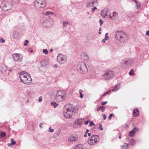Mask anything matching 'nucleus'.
<instances>
[{
	"label": "nucleus",
	"mask_w": 149,
	"mask_h": 149,
	"mask_svg": "<svg viewBox=\"0 0 149 149\" xmlns=\"http://www.w3.org/2000/svg\"><path fill=\"white\" fill-rule=\"evenodd\" d=\"M66 108L63 111L64 116L66 118H70L74 113H76L78 109L74 107L72 104H69L65 106Z\"/></svg>",
	"instance_id": "1"
},
{
	"label": "nucleus",
	"mask_w": 149,
	"mask_h": 149,
	"mask_svg": "<svg viewBox=\"0 0 149 149\" xmlns=\"http://www.w3.org/2000/svg\"><path fill=\"white\" fill-rule=\"evenodd\" d=\"M115 38L119 42H127L128 39L127 34L122 31H118L115 33Z\"/></svg>",
	"instance_id": "2"
},
{
	"label": "nucleus",
	"mask_w": 149,
	"mask_h": 149,
	"mask_svg": "<svg viewBox=\"0 0 149 149\" xmlns=\"http://www.w3.org/2000/svg\"><path fill=\"white\" fill-rule=\"evenodd\" d=\"M21 81L24 83L29 85L31 83L32 79L30 74L25 72H21L19 76Z\"/></svg>",
	"instance_id": "3"
},
{
	"label": "nucleus",
	"mask_w": 149,
	"mask_h": 149,
	"mask_svg": "<svg viewBox=\"0 0 149 149\" xmlns=\"http://www.w3.org/2000/svg\"><path fill=\"white\" fill-rule=\"evenodd\" d=\"M46 5L45 0H36L35 2V8L39 10H43L45 8Z\"/></svg>",
	"instance_id": "4"
},
{
	"label": "nucleus",
	"mask_w": 149,
	"mask_h": 149,
	"mask_svg": "<svg viewBox=\"0 0 149 149\" xmlns=\"http://www.w3.org/2000/svg\"><path fill=\"white\" fill-rule=\"evenodd\" d=\"M66 95V93L64 91H58L56 96V100L58 102L62 101L65 99Z\"/></svg>",
	"instance_id": "5"
},
{
	"label": "nucleus",
	"mask_w": 149,
	"mask_h": 149,
	"mask_svg": "<svg viewBox=\"0 0 149 149\" xmlns=\"http://www.w3.org/2000/svg\"><path fill=\"white\" fill-rule=\"evenodd\" d=\"M133 64V61L128 58H125L121 61L120 64L124 68H130Z\"/></svg>",
	"instance_id": "6"
},
{
	"label": "nucleus",
	"mask_w": 149,
	"mask_h": 149,
	"mask_svg": "<svg viewBox=\"0 0 149 149\" xmlns=\"http://www.w3.org/2000/svg\"><path fill=\"white\" fill-rule=\"evenodd\" d=\"M99 141V136L96 135H93L88 139V142L90 145H93L97 143Z\"/></svg>",
	"instance_id": "7"
},
{
	"label": "nucleus",
	"mask_w": 149,
	"mask_h": 149,
	"mask_svg": "<svg viewBox=\"0 0 149 149\" xmlns=\"http://www.w3.org/2000/svg\"><path fill=\"white\" fill-rule=\"evenodd\" d=\"M114 72L111 70L106 71L103 75L102 78L103 79L107 80L113 78L114 76Z\"/></svg>",
	"instance_id": "8"
},
{
	"label": "nucleus",
	"mask_w": 149,
	"mask_h": 149,
	"mask_svg": "<svg viewBox=\"0 0 149 149\" xmlns=\"http://www.w3.org/2000/svg\"><path fill=\"white\" fill-rule=\"evenodd\" d=\"M111 14V13L110 10L107 8H104L101 12V15L104 18H109Z\"/></svg>",
	"instance_id": "9"
},
{
	"label": "nucleus",
	"mask_w": 149,
	"mask_h": 149,
	"mask_svg": "<svg viewBox=\"0 0 149 149\" xmlns=\"http://www.w3.org/2000/svg\"><path fill=\"white\" fill-rule=\"evenodd\" d=\"M57 61L60 63L63 64L66 62L67 60L66 56L62 54H59L57 57Z\"/></svg>",
	"instance_id": "10"
},
{
	"label": "nucleus",
	"mask_w": 149,
	"mask_h": 149,
	"mask_svg": "<svg viewBox=\"0 0 149 149\" xmlns=\"http://www.w3.org/2000/svg\"><path fill=\"white\" fill-rule=\"evenodd\" d=\"M77 69L78 70H80V71H81L84 72L87 71V68L86 64L84 62H79L77 65Z\"/></svg>",
	"instance_id": "11"
},
{
	"label": "nucleus",
	"mask_w": 149,
	"mask_h": 149,
	"mask_svg": "<svg viewBox=\"0 0 149 149\" xmlns=\"http://www.w3.org/2000/svg\"><path fill=\"white\" fill-rule=\"evenodd\" d=\"M54 24L53 20L52 19L49 20L46 19L43 22V25L46 27H49L52 25Z\"/></svg>",
	"instance_id": "12"
},
{
	"label": "nucleus",
	"mask_w": 149,
	"mask_h": 149,
	"mask_svg": "<svg viewBox=\"0 0 149 149\" xmlns=\"http://www.w3.org/2000/svg\"><path fill=\"white\" fill-rule=\"evenodd\" d=\"M13 59L15 61H17L21 59L22 58V55L19 54L14 53L12 55Z\"/></svg>",
	"instance_id": "13"
},
{
	"label": "nucleus",
	"mask_w": 149,
	"mask_h": 149,
	"mask_svg": "<svg viewBox=\"0 0 149 149\" xmlns=\"http://www.w3.org/2000/svg\"><path fill=\"white\" fill-rule=\"evenodd\" d=\"M78 139L77 136L76 135H71L68 138V141L69 142H75Z\"/></svg>",
	"instance_id": "14"
},
{
	"label": "nucleus",
	"mask_w": 149,
	"mask_h": 149,
	"mask_svg": "<svg viewBox=\"0 0 149 149\" xmlns=\"http://www.w3.org/2000/svg\"><path fill=\"white\" fill-rule=\"evenodd\" d=\"M97 3V1L95 0H89L87 2L86 7L88 8L91 7L94 5V3Z\"/></svg>",
	"instance_id": "15"
},
{
	"label": "nucleus",
	"mask_w": 149,
	"mask_h": 149,
	"mask_svg": "<svg viewBox=\"0 0 149 149\" xmlns=\"http://www.w3.org/2000/svg\"><path fill=\"white\" fill-rule=\"evenodd\" d=\"M139 130L138 128L135 127L132 131H130L129 134V136H134L135 133L138 131Z\"/></svg>",
	"instance_id": "16"
},
{
	"label": "nucleus",
	"mask_w": 149,
	"mask_h": 149,
	"mask_svg": "<svg viewBox=\"0 0 149 149\" xmlns=\"http://www.w3.org/2000/svg\"><path fill=\"white\" fill-rule=\"evenodd\" d=\"M139 113V111L137 108L134 109L133 111V115L134 117L137 116Z\"/></svg>",
	"instance_id": "17"
},
{
	"label": "nucleus",
	"mask_w": 149,
	"mask_h": 149,
	"mask_svg": "<svg viewBox=\"0 0 149 149\" xmlns=\"http://www.w3.org/2000/svg\"><path fill=\"white\" fill-rule=\"evenodd\" d=\"M43 14L45 15H47L49 16V17L51 15L53 14V13L51 11H47L43 12Z\"/></svg>",
	"instance_id": "18"
},
{
	"label": "nucleus",
	"mask_w": 149,
	"mask_h": 149,
	"mask_svg": "<svg viewBox=\"0 0 149 149\" xmlns=\"http://www.w3.org/2000/svg\"><path fill=\"white\" fill-rule=\"evenodd\" d=\"M81 122H75L73 124V126L74 127H76L78 126H80L82 124Z\"/></svg>",
	"instance_id": "19"
},
{
	"label": "nucleus",
	"mask_w": 149,
	"mask_h": 149,
	"mask_svg": "<svg viewBox=\"0 0 149 149\" xmlns=\"http://www.w3.org/2000/svg\"><path fill=\"white\" fill-rule=\"evenodd\" d=\"M40 63L42 67L45 66L48 64V62L46 60H42L41 61Z\"/></svg>",
	"instance_id": "20"
},
{
	"label": "nucleus",
	"mask_w": 149,
	"mask_h": 149,
	"mask_svg": "<svg viewBox=\"0 0 149 149\" xmlns=\"http://www.w3.org/2000/svg\"><path fill=\"white\" fill-rule=\"evenodd\" d=\"M105 109V107L103 106H100L97 109V111H100L104 112Z\"/></svg>",
	"instance_id": "21"
},
{
	"label": "nucleus",
	"mask_w": 149,
	"mask_h": 149,
	"mask_svg": "<svg viewBox=\"0 0 149 149\" xmlns=\"http://www.w3.org/2000/svg\"><path fill=\"white\" fill-rule=\"evenodd\" d=\"M84 59V60H87L88 59V56L87 55V53H84L82 54Z\"/></svg>",
	"instance_id": "22"
},
{
	"label": "nucleus",
	"mask_w": 149,
	"mask_h": 149,
	"mask_svg": "<svg viewBox=\"0 0 149 149\" xmlns=\"http://www.w3.org/2000/svg\"><path fill=\"white\" fill-rule=\"evenodd\" d=\"M83 146L81 144H79L74 149H83Z\"/></svg>",
	"instance_id": "23"
},
{
	"label": "nucleus",
	"mask_w": 149,
	"mask_h": 149,
	"mask_svg": "<svg viewBox=\"0 0 149 149\" xmlns=\"http://www.w3.org/2000/svg\"><path fill=\"white\" fill-rule=\"evenodd\" d=\"M128 148V144L124 143V145L121 146V148L122 149H127Z\"/></svg>",
	"instance_id": "24"
},
{
	"label": "nucleus",
	"mask_w": 149,
	"mask_h": 149,
	"mask_svg": "<svg viewBox=\"0 0 149 149\" xmlns=\"http://www.w3.org/2000/svg\"><path fill=\"white\" fill-rule=\"evenodd\" d=\"M6 135V133L5 132L0 131V138L5 136Z\"/></svg>",
	"instance_id": "25"
},
{
	"label": "nucleus",
	"mask_w": 149,
	"mask_h": 149,
	"mask_svg": "<svg viewBox=\"0 0 149 149\" xmlns=\"http://www.w3.org/2000/svg\"><path fill=\"white\" fill-rule=\"evenodd\" d=\"M130 145H133L135 143V140L133 139H132L129 141Z\"/></svg>",
	"instance_id": "26"
},
{
	"label": "nucleus",
	"mask_w": 149,
	"mask_h": 149,
	"mask_svg": "<svg viewBox=\"0 0 149 149\" xmlns=\"http://www.w3.org/2000/svg\"><path fill=\"white\" fill-rule=\"evenodd\" d=\"M118 85H116L115 86L114 88L112 89L111 91H113L116 92L117 91L119 88V87H117Z\"/></svg>",
	"instance_id": "27"
},
{
	"label": "nucleus",
	"mask_w": 149,
	"mask_h": 149,
	"mask_svg": "<svg viewBox=\"0 0 149 149\" xmlns=\"http://www.w3.org/2000/svg\"><path fill=\"white\" fill-rule=\"evenodd\" d=\"M51 104L52 106H54V108H56L57 107V106L58 105V104H57L55 102H51Z\"/></svg>",
	"instance_id": "28"
},
{
	"label": "nucleus",
	"mask_w": 149,
	"mask_h": 149,
	"mask_svg": "<svg viewBox=\"0 0 149 149\" xmlns=\"http://www.w3.org/2000/svg\"><path fill=\"white\" fill-rule=\"evenodd\" d=\"M68 25H70V24L67 21H63V27H65L66 26Z\"/></svg>",
	"instance_id": "29"
},
{
	"label": "nucleus",
	"mask_w": 149,
	"mask_h": 149,
	"mask_svg": "<svg viewBox=\"0 0 149 149\" xmlns=\"http://www.w3.org/2000/svg\"><path fill=\"white\" fill-rule=\"evenodd\" d=\"M82 92L83 91L81 89L79 90V93L80 94L79 97L81 99L84 98V95L82 93Z\"/></svg>",
	"instance_id": "30"
},
{
	"label": "nucleus",
	"mask_w": 149,
	"mask_h": 149,
	"mask_svg": "<svg viewBox=\"0 0 149 149\" xmlns=\"http://www.w3.org/2000/svg\"><path fill=\"white\" fill-rule=\"evenodd\" d=\"M10 141L11 142V143L10 144V145H12L16 144V142L14 141L13 139H10Z\"/></svg>",
	"instance_id": "31"
},
{
	"label": "nucleus",
	"mask_w": 149,
	"mask_h": 149,
	"mask_svg": "<svg viewBox=\"0 0 149 149\" xmlns=\"http://www.w3.org/2000/svg\"><path fill=\"white\" fill-rule=\"evenodd\" d=\"M116 13L115 12H113L112 14V16H111L110 15L109 17H110V18L112 19H114L115 16L116 15Z\"/></svg>",
	"instance_id": "32"
},
{
	"label": "nucleus",
	"mask_w": 149,
	"mask_h": 149,
	"mask_svg": "<svg viewBox=\"0 0 149 149\" xmlns=\"http://www.w3.org/2000/svg\"><path fill=\"white\" fill-rule=\"evenodd\" d=\"M111 91L109 90L108 91H107L106 92H105L104 93V94L102 95L103 96H105L106 95H107L108 94L111 92Z\"/></svg>",
	"instance_id": "33"
},
{
	"label": "nucleus",
	"mask_w": 149,
	"mask_h": 149,
	"mask_svg": "<svg viewBox=\"0 0 149 149\" xmlns=\"http://www.w3.org/2000/svg\"><path fill=\"white\" fill-rule=\"evenodd\" d=\"M43 52L45 54H48V51L47 49H43Z\"/></svg>",
	"instance_id": "34"
},
{
	"label": "nucleus",
	"mask_w": 149,
	"mask_h": 149,
	"mask_svg": "<svg viewBox=\"0 0 149 149\" xmlns=\"http://www.w3.org/2000/svg\"><path fill=\"white\" fill-rule=\"evenodd\" d=\"M134 70L132 69H131L130 70V72L129 73V74L130 75H131L134 74Z\"/></svg>",
	"instance_id": "35"
},
{
	"label": "nucleus",
	"mask_w": 149,
	"mask_h": 149,
	"mask_svg": "<svg viewBox=\"0 0 149 149\" xmlns=\"http://www.w3.org/2000/svg\"><path fill=\"white\" fill-rule=\"evenodd\" d=\"M5 42V40L2 38H0V43H3Z\"/></svg>",
	"instance_id": "36"
},
{
	"label": "nucleus",
	"mask_w": 149,
	"mask_h": 149,
	"mask_svg": "<svg viewBox=\"0 0 149 149\" xmlns=\"http://www.w3.org/2000/svg\"><path fill=\"white\" fill-rule=\"evenodd\" d=\"M25 42L24 43V46H26L27 45V44L29 42V41L28 40H25Z\"/></svg>",
	"instance_id": "37"
},
{
	"label": "nucleus",
	"mask_w": 149,
	"mask_h": 149,
	"mask_svg": "<svg viewBox=\"0 0 149 149\" xmlns=\"http://www.w3.org/2000/svg\"><path fill=\"white\" fill-rule=\"evenodd\" d=\"M99 22H100V26H102V24L103 23V21L101 19H100L99 20Z\"/></svg>",
	"instance_id": "38"
},
{
	"label": "nucleus",
	"mask_w": 149,
	"mask_h": 149,
	"mask_svg": "<svg viewBox=\"0 0 149 149\" xmlns=\"http://www.w3.org/2000/svg\"><path fill=\"white\" fill-rule=\"evenodd\" d=\"M102 125L101 124H100L99 126V128L101 131L103 130V128L102 127Z\"/></svg>",
	"instance_id": "39"
},
{
	"label": "nucleus",
	"mask_w": 149,
	"mask_h": 149,
	"mask_svg": "<svg viewBox=\"0 0 149 149\" xmlns=\"http://www.w3.org/2000/svg\"><path fill=\"white\" fill-rule=\"evenodd\" d=\"M107 101L103 102H101V104L102 105H105V104H107Z\"/></svg>",
	"instance_id": "40"
},
{
	"label": "nucleus",
	"mask_w": 149,
	"mask_h": 149,
	"mask_svg": "<svg viewBox=\"0 0 149 149\" xmlns=\"http://www.w3.org/2000/svg\"><path fill=\"white\" fill-rule=\"evenodd\" d=\"M95 124L93 123V122H91L89 124V125L90 126H91L93 125H94Z\"/></svg>",
	"instance_id": "41"
},
{
	"label": "nucleus",
	"mask_w": 149,
	"mask_h": 149,
	"mask_svg": "<svg viewBox=\"0 0 149 149\" xmlns=\"http://www.w3.org/2000/svg\"><path fill=\"white\" fill-rule=\"evenodd\" d=\"M51 127H50L49 128V132H53L54 131V130L53 129H51Z\"/></svg>",
	"instance_id": "42"
},
{
	"label": "nucleus",
	"mask_w": 149,
	"mask_h": 149,
	"mask_svg": "<svg viewBox=\"0 0 149 149\" xmlns=\"http://www.w3.org/2000/svg\"><path fill=\"white\" fill-rule=\"evenodd\" d=\"M97 8L96 7H94L92 9V11L93 12H94L95 11V10Z\"/></svg>",
	"instance_id": "43"
},
{
	"label": "nucleus",
	"mask_w": 149,
	"mask_h": 149,
	"mask_svg": "<svg viewBox=\"0 0 149 149\" xmlns=\"http://www.w3.org/2000/svg\"><path fill=\"white\" fill-rule=\"evenodd\" d=\"M113 116V114H110L109 115V119H111V117Z\"/></svg>",
	"instance_id": "44"
},
{
	"label": "nucleus",
	"mask_w": 149,
	"mask_h": 149,
	"mask_svg": "<svg viewBox=\"0 0 149 149\" xmlns=\"http://www.w3.org/2000/svg\"><path fill=\"white\" fill-rule=\"evenodd\" d=\"M136 8L137 9H138V7H140V4H139V6L138 5V2H137V3H136Z\"/></svg>",
	"instance_id": "45"
},
{
	"label": "nucleus",
	"mask_w": 149,
	"mask_h": 149,
	"mask_svg": "<svg viewBox=\"0 0 149 149\" xmlns=\"http://www.w3.org/2000/svg\"><path fill=\"white\" fill-rule=\"evenodd\" d=\"M38 101L39 102H40L42 101V97L41 96H40L39 97V98L38 100Z\"/></svg>",
	"instance_id": "46"
},
{
	"label": "nucleus",
	"mask_w": 149,
	"mask_h": 149,
	"mask_svg": "<svg viewBox=\"0 0 149 149\" xmlns=\"http://www.w3.org/2000/svg\"><path fill=\"white\" fill-rule=\"evenodd\" d=\"M102 116L103 117V119L104 120H105L106 118V117L105 114H103Z\"/></svg>",
	"instance_id": "47"
},
{
	"label": "nucleus",
	"mask_w": 149,
	"mask_h": 149,
	"mask_svg": "<svg viewBox=\"0 0 149 149\" xmlns=\"http://www.w3.org/2000/svg\"><path fill=\"white\" fill-rule=\"evenodd\" d=\"M104 38L106 40H107L109 39V37L108 36H105Z\"/></svg>",
	"instance_id": "48"
},
{
	"label": "nucleus",
	"mask_w": 149,
	"mask_h": 149,
	"mask_svg": "<svg viewBox=\"0 0 149 149\" xmlns=\"http://www.w3.org/2000/svg\"><path fill=\"white\" fill-rule=\"evenodd\" d=\"M84 120V118H79V119H78L76 121H79L80 120Z\"/></svg>",
	"instance_id": "49"
},
{
	"label": "nucleus",
	"mask_w": 149,
	"mask_h": 149,
	"mask_svg": "<svg viewBox=\"0 0 149 149\" xmlns=\"http://www.w3.org/2000/svg\"><path fill=\"white\" fill-rule=\"evenodd\" d=\"M106 40L104 38L102 40V42L103 43H105Z\"/></svg>",
	"instance_id": "50"
},
{
	"label": "nucleus",
	"mask_w": 149,
	"mask_h": 149,
	"mask_svg": "<svg viewBox=\"0 0 149 149\" xmlns=\"http://www.w3.org/2000/svg\"><path fill=\"white\" fill-rule=\"evenodd\" d=\"M146 34H147L148 36H149V30L146 31Z\"/></svg>",
	"instance_id": "51"
},
{
	"label": "nucleus",
	"mask_w": 149,
	"mask_h": 149,
	"mask_svg": "<svg viewBox=\"0 0 149 149\" xmlns=\"http://www.w3.org/2000/svg\"><path fill=\"white\" fill-rule=\"evenodd\" d=\"M9 6H10V7H9V8H7V10H8L11 9L12 5H11V4H10Z\"/></svg>",
	"instance_id": "52"
},
{
	"label": "nucleus",
	"mask_w": 149,
	"mask_h": 149,
	"mask_svg": "<svg viewBox=\"0 0 149 149\" xmlns=\"http://www.w3.org/2000/svg\"><path fill=\"white\" fill-rule=\"evenodd\" d=\"M89 130L88 129H87L86 130V132H85V133L87 134V133H88V132H89Z\"/></svg>",
	"instance_id": "53"
},
{
	"label": "nucleus",
	"mask_w": 149,
	"mask_h": 149,
	"mask_svg": "<svg viewBox=\"0 0 149 149\" xmlns=\"http://www.w3.org/2000/svg\"><path fill=\"white\" fill-rule=\"evenodd\" d=\"M133 1L135 3H137V0H133Z\"/></svg>",
	"instance_id": "54"
},
{
	"label": "nucleus",
	"mask_w": 149,
	"mask_h": 149,
	"mask_svg": "<svg viewBox=\"0 0 149 149\" xmlns=\"http://www.w3.org/2000/svg\"><path fill=\"white\" fill-rule=\"evenodd\" d=\"M88 122H85V123H84V124L85 125H86L88 123Z\"/></svg>",
	"instance_id": "55"
},
{
	"label": "nucleus",
	"mask_w": 149,
	"mask_h": 149,
	"mask_svg": "<svg viewBox=\"0 0 149 149\" xmlns=\"http://www.w3.org/2000/svg\"><path fill=\"white\" fill-rule=\"evenodd\" d=\"M88 136H90L91 135V134L90 133H88Z\"/></svg>",
	"instance_id": "56"
},
{
	"label": "nucleus",
	"mask_w": 149,
	"mask_h": 149,
	"mask_svg": "<svg viewBox=\"0 0 149 149\" xmlns=\"http://www.w3.org/2000/svg\"><path fill=\"white\" fill-rule=\"evenodd\" d=\"M8 5H7V4H6V5L4 6V7L6 8H7V6Z\"/></svg>",
	"instance_id": "57"
},
{
	"label": "nucleus",
	"mask_w": 149,
	"mask_h": 149,
	"mask_svg": "<svg viewBox=\"0 0 149 149\" xmlns=\"http://www.w3.org/2000/svg\"><path fill=\"white\" fill-rule=\"evenodd\" d=\"M84 137H86V136H87V134L85 133V134H84Z\"/></svg>",
	"instance_id": "58"
},
{
	"label": "nucleus",
	"mask_w": 149,
	"mask_h": 149,
	"mask_svg": "<svg viewBox=\"0 0 149 149\" xmlns=\"http://www.w3.org/2000/svg\"><path fill=\"white\" fill-rule=\"evenodd\" d=\"M50 51L51 52H52L53 51V49L52 48L50 50Z\"/></svg>",
	"instance_id": "59"
},
{
	"label": "nucleus",
	"mask_w": 149,
	"mask_h": 149,
	"mask_svg": "<svg viewBox=\"0 0 149 149\" xmlns=\"http://www.w3.org/2000/svg\"><path fill=\"white\" fill-rule=\"evenodd\" d=\"M101 29H101V27H100L99 29V31H101Z\"/></svg>",
	"instance_id": "60"
},
{
	"label": "nucleus",
	"mask_w": 149,
	"mask_h": 149,
	"mask_svg": "<svg viewBox=\"0 0 149 149\" xmlns=\"http://www.w3.org/2000/svg\"><path fill=\"white\" fill-rule=\"evenodd\" d=\"M108 33H106L105 34V36H108Z\"/></svg>",
	"instance_id": "61"
},
{
	"label": "nucleus",
	"mask_w": 149,
	"mask_h": 149,
	"mask_svg": "<svg viewBox=\"0 0 149 149\" xmlns=\"http://www.w3.org/2000/svg\"><path fill=\"white\" fill-rule=\"evenodd\" d=\"M8 71L10 72L11 71H12V70L11 69H9L8 70Z\"/></svg>",
	"instance_id": "62"
},
{
	"label": "nucleus",
	"mask_w": 149,
	"mask_h": 149,
	"mask_svg": "<svg viewBox=\"0 0 149 149\" xmlns=\"http://www.w3.org/2000/svg\"><path fill=\"white\" fill-rule=\"evenodd\" d=\"M98 33H99V34H101V32L100 31H99V32Z\"/></svg>",
	"instance_id": "63"
},
{
	"label": "nucleus",
	"mask_w": 149,
	"mask_h": 149,
	"mask_svg": "<svg viewBox=\"0 0 149 149\" xmlns=\"http://www.w3.org/2000/svg\"><path fill=\"white\" fill-rule=\"evenodd\" d=\"M54 66H55V67H57V65H54Z\"/></svg>",
	"instance_id": "64"
}]
</instances>
